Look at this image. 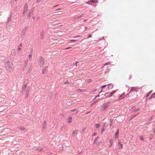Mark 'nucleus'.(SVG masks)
Instances as JSON below:
<instances>
[{
    "label": "nucleus",
    "instance_id": "obj_58",
    "mask_svg": "<svg viewBox=\"0 0 155 155\" xmlns=\"http://www.w3.org/2000/svg\"><path fill=\"white\" fill-rule=\"evenodd\" d=\"M59 5H55L54 6H53V8H55V7H56L58 6Z\"/></svg>",
    "mask_w": 155,
    "mask_h": 155
},
{
    "label": "nucleus",
    "instance_id": "obj_35",
    "mask_svg": "<svg viewBox=\"0 0 155 155\" xmlns=\"http://www.w3.org/2000/svg\"><path fill=\"white\" fill-rule=\"evenodd\" d=\"M31 12H30V13L28 12V14L27 15V17L28 18V19H29L31 17Z\"/></svg>",
    "mask_w": 155,
    "mask_h": 155
},
{
    "label": "nucleus",
    "instance_id": "obj_2",
    "mask_svg": "<svg viewBox=\"0 0 155 155\" xmlns=\"http://www.w3.org/2000/svg\"><path fill=\"white\" fill-rule=\"evenodd\" d=\"M7 64L8 68V69L10 71H12L14 70L13 65L12 63L9 61L7 62Z\"/></svg>",
    "mask_w": 155,
    "mask_h": 155
},
{
    "label": "nucleus",
    "instance_id": "obj_36",
    "mask_svg": "<svg viewBox=\"0 0 155 155\" xmlns=\"http://www.w3.org/2000/svg\"><path fill=\"white\" fill-rule=\"evenodd\" d=\"M87 83H90L92 81V80L91 79H89L87 80Z\"/></svg>",
    "mask_w": 155,
    "mask_h": 155
},
{
    "label": "nucleus",
    "instance_id": "obj_56",
    "mask_svg": "<svg viewBox=\"0 0 155 155\" xmlns=\"http://www.w3.org/2000/svg\"><path fill=\"white\" fill-rule=\"evenodd\" d=\"M24 7H28V5L27 3L25 4Z\"/></svg>",
    "mask_w": 155,
    "mask_h": 155
},
{
    "label": "nucleus",
    "instance_id": "obj_43",
    "mask_svg": "<svg viewBox=\"0 0 155 155\" xmlns=\"http://www.w3.org/2000/svg\"><path fill=\"white\" fill-rule=\"evenodd\" d=\"M25 33H23L22 32V34L21 35V38H22V39H23L25 37Z\"/></svg>",
    "mask_w": 155,
    "mask_h": 155
},
{
    "label": "nucleus",
    "instance_id": "obj_26",
    "mask_svg": "<svg viewBox=\"0 0 155 155\" xmlns=\"http://www.w3.org/2000/svg\"><path fill=\"white\" fill-rule=\"evenodd\" d=\"M46 121H44V123L43 126V129H45V126H46Z\"/></svg>",
    "mask_w": 155,
    "mask_h": 155
},
{
    "label": "nucleus",
    "instance_id": "obj_15",
    "mask_svg": "<svg viewBox=\"0 0 155 155\" xmlns=\"http://www.w3.org/2000/svg\"><path fill=\"white\" fill-rule=\"evenodd\" d=\"M48 68V67H45L42 70V73L43 74L44 73V72L45 71H46V70L47 69V68Z\"/></svg>",
    "mask_w": 155,
    "mask_h": 155
},
{
    "label": "nucleus",
    "instance_id": "obj_52",
    "mask_svg": "<svg viewBox=\"0 0 155 155\" xmlns=\"http://www.w3.org/2000/svg\"><path fill=\"white\" fill-rule=\"evenodd\" d=\"M72 48L71 47H69L68 48H66L64 49L65 50H67L71 48Z\"/></svg>",
    "mask_w": 155,
    "mask_h": 155
},
{
    "label": "nucleus",
    "instance_id": "obj_31",
    "mask_svg": "<svg viewBox=\"0 0 155 155\" xmlns=\"http://www.w3.org/2000/svg\"><path fill=\"white\" fill-rule=\"evenodd\" d=\"M34 7H33L32 8V9L30 10L28 12L29 13L31 12V14H32L33 13V12L34 10Z\"/></svg>",
    "mask_w": 155,
    "mask_h": 155
},
{
    "label": "nucleus",
    "instance_id": "obj_7",
    "mask_svg": "<svg viewBox=\"0 0 155 155\" xmlns=\"http://www.w3.org/2000/svg\"><path fill=\"white\" fill-rule=\"evenodd\" d=\"M124 93L123 94H122L121 95H120L119 96V98L118 99V101H119L121 99H123L124 97Z\"/></svg>",
    "mask_w": 155,
    "mask_h": 155
},
{
    "label": "nucleus",
    "instance_id": "obj_51",
    "mask_svg": "<svg viewBox=\"0 0 155 155\" xmlns=\"http://www.w3.org/2000/svg\"><path fill=\"white\" fill-rule=\"evenodd\" d=\"M78 63H79L78 62H76V63H75V64H74V66H77V64H78Z\"/></svg>",
    "mask_w": 155,
    "mask_h": 155
},
{
    "label": "nucleus",
    "instance_id": "obj_47",
    "mask_svg": "<svg viewBox=\"0 0 155 155\" xmlns=\"http://www.w3.org/2000/svg\"><path fill=\"white\" fill-rule=\"evenodd\" d=\"M140 140H143V137L142 136H140Z\"/></svg>",
    "mask_w": 155,
    "mask_h": 155
},
{
    "label": "nucleus",
    "instance_id": "obj_59",
    "mask_svg": "<svg viewBox=\"0 0 155 155\" xmlns=\"http://www.w3.org/2000/svg\"><path fill=\"white\" fill-rule=\"evenodd\" d=\"M41 0H37V1H36V2L37 3H39L40 1H41Z\"/></svg>",
    "mask_w": 155,
    "mask_h": 155
},
{
    "label": "nucleus",
    "instance_id": "obj_4",
    "mask_svg": "<svg viewBox=\"0 0 155 155\" xmlns=\"http://www.w3.org/2000/svg\"><path fill=\"white\" fill-rule=\"evenodd\" d=\"M135 91H136V87H131L130 91L129 92L128 94L127 95L126 97H128L129 96H131L132 95V93Z\"/></svg>",
    "mask_w": 155,
    "mask_h": 155
},
{
    "label": "nucleus",
    "instance_id": "obj_46",
    "mask_svg": "<svg viewBox=\"0 0 155 155\" xmlns=\"http://www.w3.org/2000/svg\"><path fill=\"white\" fill-rule=\"evenodd\" d=\"M113 119H110V125H111V124H112V121H113Z\"/></svg>",
    "mask_w": 155,
    "mask_h": 155
},
{
    "label": "nucleus",
    "instance_id": "obj_32",
    "mask_svg": "<svg viewBox=\"0 0 155 155\" xmlns=\"http://www.w3.org/2000/svg\"><path fill=\"white\" fill-rule=\"evenodd\" d=\"M103 92V91H101L99 92V94H98V95H97L94 98V99H96L97 97H99L100 96V94H101V92Z\"/></svg>",
    "mask_w": 155,
    "mask_h": 155
},
{
    "label": "nucleus",
    "instance_id": "obj_55",
    "mask_svg": "<svg viewBox=\"0 0 155 155\" xmlns=\"http://www.w3.org/2000/svg\"><path fill=\"white\" fill-rule=\"evenodd\" d=\"M98 137H97L94 140V142H95L96 141H97L98 140Z\"/></svg>",
    "mask_w": 155,
    "mask_h": 155
},
{
    "label": "nucleus",
    "instance_id": "obj_22",
    "mask_svg": "<svg viewBox=\"0 0 155 155\" xmlns=\"http://www.w3.org/2000/svg\"><path fill=\"white\" fill-rule=\"evenodd\" d=\"M71 111L73 112V114L75 113V115L76 114L78 113V111L76 109L71 110Z\"/></svg>",
    "mask_w": 155,
    "mask_h": 155
},
{
    "label": "nucleus",
    "instance_id": "obj_45",
    "mask_svg": "<svg viewBox=\"0 0 155 155\" xmlns=\"http://www.w3.org/2000/svg\"><path fill=\"white\" fill-rule=\"evenodd\" d=\"M37 149L39 152L41 151L42 150V149L41 148H38Z\"/></svg>",
    "mask_w": 155,
    "mask_h": 155
},
{
    "label": "nucleus",
    "instance_id": "obj_61",
    "mask_svg": "<svg viewBox=\"0 0 155 155\" xmlns=\"http://www.w3.org/2000/svg\"><path fill=\"white\" fill-rule=\"evenodd\" d=\"M118 145H119L120 144H121L120 143V140H118Z\"/></svg>",
    "mask_w": 155,
    "mask_h": 155
},
{
    "label": "nucleus",
    "instance_id": "obj_30",
    "mask_svg": "<svg viewBox=\"0 0 155 155\" xmlns=\"http://www.w3.org/2000/svg\"><path fill=\"white\" fill-rule=\"evenodd\" d=\"M72 117H69V118H68V122L69 123H70L72 121V119L71 118Z\"/></svg>",
    "mask_w": 155,
    "mask_h": 155
},
{
    "label": "nucleus",
    "instance_id": "obj_57",
    "mask_svg": "<svg viewBox=\"0 0 155 155\" xmlns=\"http://www.w3.org/2000/svg\"><path fill=\"white\" fill-rule=\"evenodd\" d=\"M98 101V100H96L95 101H94V104L96 103Z\"/></svg>",
    "mask_w": 155,
    "mask_h": 155
},
{
    "label": "nucleus",
    "instance_id": "obj_11",
    "mask_svg": "<svg viewBox=\"0 0 155 155\" xmlns=\"http://www.w3.org/2000/svg\"><path fill=\"white\" fill-rule=\"evenodd\" d=\"M113 140L112 139H111L110 140V143L108 144V146L110 148L112 146L113 144Z\"/></svg>",
    "mask_w": 155,
    "mask_h": 155
},
{
    "label": "nucleus",
    "instance_id": "obj_12",
    "mask_svg": "<svg viewBox=\"0 0 155 155\" xmlns=\"http://www.w3.org/2000/svg\"><path fill=\"white\" fill-rule=\"evenodd\" d=\"M45 34V31L43 30L41 33V38L43 39L44 38V35Z\"/></svg>",
    "mask_w": 155,
    "mask_h": 155
},
{
    "label": "nucleus",
    "instance_id": "obj_1",
    "mask_svg": "<svg viewBox=\"0 0 155 155\" xmlns=\"http://www.w3.org/2000/svg\"><path fill=\"white\" fill-rule=\"evenodd\" d=\"M110 102L111 101H108L103 104L101 107V111H104L107 110L109 105L110 104Z\"/></svg>",
    "mask_w": 155,
    "mask_h": 155
},
{
    "label": "nucleus",
    "instance_id": "obj_38",
    "mask_svg": "<svg viewBox=\"0 0 155 155\" xmlns=\"http://www.w3.org/2000/svg\"><path fill=\"white\" fill-rule=\"evenodd\" d=\"M104 127H103L101 131V135L103 134L102 133H103V132H104Z\"/></svg>",
    "mask_w": 155,
    "mask_h": 155
},
{
    "label": "nucleus",
    "instance_id": "obj_63",
    "mask_svg": "<svg viewBox=\"0 0 155 155\" xmlns=\"http://www.w3.org/2000/svg\"><path fill=\"white\" fill-rule=\"evenodd\" d=\"M104 39V37H103L102 38H101L100 40H102V39Z\"/></svg>",
    "mask_w": 155,
    "mask_h": 155
},
{
    "label": "nucleus",
    "instance_id": "obj_8",
    "mask_svg": "<svg viewBox=\"0 0 155 155\" xmlns=\"http://www.w3.org/2000/svg\"><path fill=\"white\" fill-rule=\"evenodd\" d=\"M119 130L118 129H117L115 134V138L116 139L118 137Z\"/></svg>",
    "mask_w": 155,
    "mask_h": 155
},
{
    "label": "nucleus",
    "instance_id": "obj_33",
    "mask_svg": "<svg viewBox=\"0 0 155 155\" xmlns=\"http://www.w3.org/2000/svg\"><path fill=\"white\" fill-rule=\"evenodd\" d=\"M22 44H20V45H19L18 47V50H21V47H22Z\"/></svg>",
    "mask_w": 155,
    "mask_h": 155
},
{
    "label": "nucleus",
    "instance_id": "obj_19",
    "mask_svg": "<svg viewBox=\"0 0 155 155\" xmlns=\"http://www.w3.org/2000/svg\"><path fill=\"white\" fill-rule=\"evenodd\" d=\"M90 1L91 3H98V1L97 0H91Z\"/></svg>",
    "mask_w": 155,
    "mask_h": 155
},
{
    "label": "nucleus",
    "instance_id": "obj_18",
    "mask_svg": "<svg viewBox=\"0 0 155 155\" xmlns=\"http://www.w3.org/2000/svg\"><path fill=\"white\" fill-rule=\"evenodd\" d=\"M117 90H115L113 91L112 92L110 93L109 94H110V96H112V95L114 94L117 91Z\"/></svg>",
    "mask_w": 155,
    "mask_h": 155
},
{
    "label": "nucleus",
    "instance_id": "obj_5",
    "mask_svg": "<svg viewBox=\"0 0 155 155\" xmlns=\"http://www.w3.org/2000/svg\"><path fill=\"white\" fill-rule=\"evenodd\" d=\"M33 51V50L32 48L30 51V54L29 55V59L30 61H31V56L32 55V53Z\"/></svg>",
    "mask_w": 155,
    "mask_h": 155
},
{
    "label": "nucleus",
    "instance_id": "obj_10",
    "mask_svg": "<svg viewBox=\"0 0 155 155\" xmlns=\"http://www.w3.org/2000/svg\"><path fill=\"white\" fill-rule=\"evenodd\" d=\"M107 85H108L107 87V88L108 89H112L114 87L112 84H109Z\"/></svg>",
    "mask_w": 155,
    "mask_h": 155
},
{
    "label": "nucleus",
    "instance_id": "obj_20",
    "mask_svg": "<svg viewBox=\"0 0 155 155\" xmlns=\"http://www.w3.org/2000/svg\"><path fill=\"white\" fill-rule=\"evenodd\" d=\"M28 59H26L25 62L24 66L25 67H26L28 63Z\"/></svg>",
    "mask_w": 155,
    "mask_h": 155
},
{
    "label": "nucleus",
    "instance_id": "obj_13",
    "mask_svg": "<svg viewBox=\"0 0 155 155\" xmlns=\"http://www.w3.org/2000/svg\"><path fill=\"white\" fill-rule=\"evenodd\" d=\"M28 26H26L23 29L22 32L24 33H25L26 31L28 29Z\"/></svg>",
    "mask_w": 155,
    "mask_h": 155
},
{
    "label": "nucleus",
    "instance_id": "obj_53",
    "mask_svg": "<svg viewBox=\"0 0 155 155\" xmlns=\"http://www.w3.org/2000/svg\"><path fill=\"white\" fill-rule=\"evenodd\" d=\"M76 134V132H75V131H74V132H73L72 133V135H75V134Z\"/></svg>",
    "mask_w": 155,
    "mask_h": 155
},
{
    "label": "nucleus",
    "instance_id": "obj_17",
    "mask_svg": "<svg viewBox=\"0 0 155 155\" xmlns=\"http://www.w3.org/2000/svg\"><path fill=\"white\" fill-rule=\"evenodd\" d=\"M117 90H115L113 91L112 92L110 93L109 94H110V96H112V95L114 94L117 91Z\"/></svg>",
    "mask_w": 155,
    "mask_h": 155
},
{
    "label": "nucleus",
    "instance_id": "obj_28",
    "mask_svg": "<svg viewBox=\"0 0 155 155\" xmlns=\"http://www.w3.org/2000/svg\"><path fill=\"white\" fill-rule=\"evenodd\" d=\"M95 125H96L95 127L96 128H98L100 126V125L99 124H95Z\"/></svg>",
    "mask_w": 155,
    "mask_h": 155
},
{
    "label": "nucleus",
    "instance_id": "obj_21",
    "mask_svg": "<svg viewBox=\"0 0 155 155\" xmlns=\"http://www.w3.org/2000/svg\"><path fill=\"white\" fill-rule=\"evenodd\" d=\"M83 17V16L82 15H81V16H79L78 17H76L74 18V19L77 20Z\"/></svg>",
    "mask_w": 155,
    "mask_h": 155
},
{
    "label": "nucleus",
    "instance_id": "obj_37",
    "mask_svg": "<svg viewBox=\"0 0 155 155\" xmlns=\"http://www.w3.org/2000/svg\"><path fill=\"white\" fill-rule=\"evenodd\" d=\"M30 91V88H28L27 89V91L26 92V94H29V92Z\"/></svg>",
    "mask_w": 155,
    "mask_h": 155
},
{
    "label": "nucleus",
    "instance_id": "obj_41",
    "mask_svg": "<svg viewBox=\"0 0 155 155\" xmlns=\"http://www.w3.org/2000/svg\"><path fill=\"white\" fill-rule=\"evenodd\" d=\"M77 40H70L69 41V42H73L76 41Z\"/></svg>",
    "mask_w": 155,
    "mask_h": 155
},
{
    "label": "nucleus",
    "instance_id": "obj_48",
    "mask_svg": "<svg viewBox=\"0 0 155 155\" xmlns=\"http://www.w3.org/2000/svg\"><path fill=\"white\" fill-rule=\"evenodd\" d=\"M92 37V35H89L88 36V37L87 38L88 39L90 38H91Z\"/></svg>",
    "mask_w": 155,
    "mask_h": 155
},
{
    "label": "nucleus",
    "instance_id": "obj_62",
    "mask_svg": "<svg viewBox=\"0 0 155 155\" xmlns=\"http://www.w3.org/2000/svg\"><path fill=\"white\" fill-rule=\"evenodd\" d=\"M27 84H24L23 83V86L27 87Z\"/></svg>",
    "mask_w": 155,
    "mask_h": 155
},
{
    "label": "nucleus",
    "instance_id": "obj_64",
    "mask_svg": "<svg viewBox=\"0 0 155 155\" xmlns=\"http://www.w3.org/2000/svg\"><path fill=\"white\" fill-rule=\"evenodd\" d=\"M61 8H58V9H56V11H57V10H61Z\"/></svg>",
    "mask_w": 155,
    "mask_h": 155
},
{
    "label": "nucleus",
    "instance_id": "obj_23",
    "mask_svg": "<svg viewBox=\"0 0 155 155\" xmlns=\"http://www.w3.org/2000/svg\"><path fill=\"white\" fill-rule=\"evenodd\" d=\"M112 62V61H110V62H106L104 64V66H105L107 65L110 64Z\"/></svg>",
    "mask_w": 155,
    "mask_h": 155
},
{
    "label": "nucleus",
    "instance_id": "obj_6",
    "mask_svg": "<svg viewBox=\"0 0 155 155\" xmlns=\"http://www.w3.org/2000/svg\"><path fill=\"white\" fill-rule=\"evenodd\" d=\"M12 16V12H11L9 14V16L8 18L7 21L8 23H9V22H11Z\"/></svg>",
    "mask_w": 155,
    "mask_h": 155
},
{
    "label": "nucleus",
    "instance_id": "obj_9",
    "mask_svg": "<svg viewBox=\"0 0 155 155\" xmlns=\"http://www.w3.org/2000/svg\"><path fill=\"white\" fill-rule=\"evenodd\" d=\"M18 128L21 131H25L26 130V128L20 126Z\"/></svg>",
    "mask_w": 155,
    "mask_h": 155
},
{
    "label": "nucleus",
    "instance_id": "obj_34",
    "mask_svg": "<svg viewBox=\"0 0 155 155\" xmlns=\"http://www.w3.org/2000/svg\"><path fill=\"white\" fill-rule=\"evenodd\" d=\"M26 87L25 86H23L22 87V91H25L26 90Z\"/></svg>",
    "mask_w": 155,
    "mask_h": 155
},
{
    "label": "nucleus",
    "instance_id": "obj_29",
    "mask_svg": "<svg viewBox=\"0 0 155 155\" xmlns=\"http://www.w3.org/2000/svg\"><path fill=\"white\" fill-rule=\"evenodd\" d=\"M108 93H106L104 95H107L106 96V97H110L112 96H110V94H109V95H108Z\"/></svg>",
    "mask_w": 155,
    "mask_h": 155
},
{
    "label": "nucleus",
    "instance_id": "obj_14",
    "mask_svg": "<svg viewBox=\"0 0 155 155\" xmlns=\"http://www.w3.org/2000/svg\"><path fill=\"white\" fill-rule=\"evenodd\" d=\"M86 21V20L80 19L78 21V22L80 23H82L85 22Z\"/></svg>",
    "mask_w": 155,
    "mask_h": 155
},
{
    "label": "nucleus",
    "instance_id": "obj_40",
    "mask_svg": "<svg viewBox=\"0 0 155 155\" xmlns=\"http://www.w3.org/2000/svg\"><path fill=\"white\" fill-rule=\"evenodd\" d=\"M152 92V91H150V92H149V93H148V94L146 95V97H148L149 96V95Z\"/></svg>",
    "mask_w": 155,
    "mask_h": 155
},
{
    "label": "nucleus",
    "instance_id": "obj_25",
    "mask_svg": "<svg viewBox=\"0 0 155 155\" xmlns=\"http://www.w3.org/2000/svg\"><path fill=\"white\" fill-rule=\"evenodd\" d=\"M149 139L151 140L153 138V135L152 134H150L149 136Z\"/></svg>",
    "mask_w": 155,
    "mask_h": 155
},
{
    "label": "nucleus",
    "instance_id": "obj_42",
    "mask_svg": "<svg viewBox=\"0 0 155 155\" xmlns=\"http://www.w3.org/2000/svg\"><path fill=\"white\" fill-rule=\"evenodd\" d=\"M119 145H120V146L119 147H120L119 148H118L119 149H120L122 148L123 147V144H119Z\"/></svg>",
    "mask_w": 155,
    "mask_h": 155
},
{
    "label": "nucleus",
    "instance_id": "obj_16",
    "mask_svg": "<svg viewBox=\"0 0 155 155\" xmlns=\"http://www.w3.org/2000/svg\"><path fill=\"white\" fill-rule=\"evenodd\" d=\"M28 10V7H24L23 15H24L25 12H27Z\"/></svg>",
    "mask_w": 155,
    "mask_h": 155
},
{
    "label": "nucleus",
    "instance_id": "obj_54",
    "mask_svg": "<svg viewBox=\"0 0 155 155\" xmlns=\"http://www.w3.org/2000/svg\"><path fill=\"white\" fill-rule=\"evenodd\" d=\"M96 135V133H94V134H92V136L94 137Z\"/></svg>",
    "mask_w": 155,
    "mask_h": 155
},
{
    "label": "nucleus",
    "instance_id": "obj_39",
    "mask_svg": "<svg viewBox=\"0 0 155 155\" xmlns=\"http://www.w3.org/2000/svg\"><path fill=\"white\" fill-rule=\"evenodd\" d=\"M86 3L88 4L89 5H91L92 3L91 2V1H89L87 2H85Z\"/></svg>",
    "mask_w": 155,
    "mask_h": 155
},
{
    "label": "nucleus",
    "instance_id": "obj_27",
    "mask_svg": "<svg viewBox=\"0 0 155 155\" xmlns=\"http://www.w3.org/2000/svg\"><path fill=\"white\" fill-rule=\"evenodd\" d=\"M155 98V93L152 94L151 96L150 97V99Z\"/></svg>",
    "mask_w": 155,
    "mask_h": 155
},
{
    "label": "nucleus",
    "instance_id": "obj_44",
    "mask_svg": "<svg viewBox=\"0 0 155 155\" xmlns=\"http://www.w3.org/2000/svg\"><path fill=\"white\" fill-rule=\"evenodd\" d=\"M107 86V85H103L101 87V88H102V89H103Z\"/></svg>",
    "mask_w": 155,
    "mask_h": 155
},
{
    "label": "nucleus",
    "instance_id": "obj_50",
    "mask_svg": "<svg viewBox=\"0 0 155 155\" xmlns=\"http://www.w3.org/2000/svg\"><path fill=\"white\" fill-rule=\"evenodd\" d=\"M80 37V36H79V35H77V36H76L74 37V38H78L79 37Z\"/></svg>",
    "mask_w": 155,
    "mask_h": 155
},
{
    "label": "nucleus",
    "instance_id": "obj_3",
    "mask_svg": "<svg viewBox=\"0 0 155 155\" xmlns=\"http://www.w3.org/2000/svg\"><path fill=\"white\" fill-rule=\"evenodd\" d=\"M39 62L40 66L41 67H43V64H44L45 62L44 58L41 56H40L39 57Z\"/></svg>",
    "mask_w": 155,
    "mask_h": 155
},
{
    "label": "nucleus",
    "instance_id": "obj_60",
    "mask_svg": "<svg viewBox=\"0 0 155 155\" xmlns=\"http://www.w3.org/2000/svg\"><path fill=\"white\" fill-rule=\"evenodd\" d=\"M28 94H25V97L26 98L27 97H28Z\"/></svg>",
    "mask_w": 155,
    "mask_h": 155
},
{
    "label": "nucleus",
    "instance_id": "obj_24",
    "mask_svg": "<svg viewBox=\"0 0 155 155\" xmlns=\"http://www.w3.org/2000/svg\"><path fill=\"white\" fill-rule=\"evenodd\" d=\"M28 79H25V81L24 82V84H27L28 83Z\"/></svg>",
    "mask_w": 155,
    "mask_h": 155
},
{
    "label": "nucleus",
    "instance_id": "obj_49",
    "mask_svg": "<svg viewBox=\"0 0 155 155\" xmlns=\"http://www.w3.org/2000/svg\"><path fill=\"white\" fill-rule=\"evenodd\" d=\"M68 83H69V82L68 81H66L64 83V84H68Z\"/></svg>",
    "mask_w": 155,
    "mask_h": 155
}]
</instances>
